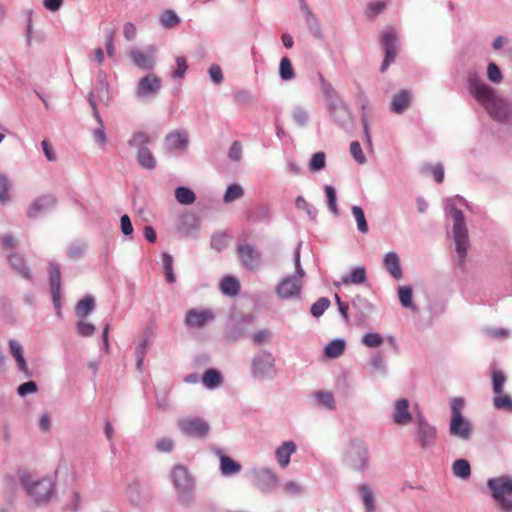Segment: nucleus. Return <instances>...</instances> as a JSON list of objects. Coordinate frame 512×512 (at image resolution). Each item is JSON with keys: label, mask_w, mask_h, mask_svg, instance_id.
I'll return each instance as SVG.
<instances>
[{"label": "nucleus", "mask_w": 512, "mask_h": 512, "mask_svg": "<svg viewBox=\"0 0 512 512\" xmlns=\"http://www.w3.org/2000/svg\"><path fill=\"white\" fill-rule=\"evenodd\" d=\"M470 92L490 116L498 121L512 120V102L498 96L495 90L477 78H470Z\"/></svg>", "instance_id": "f257e3e1"}, {"label": "nucleus", "mask_w": 512, "mask_h": 512, "mask_svg": "<svg viewBox=\"0 0 512 512\" xmlns=\"http://www.w3.org/2000/svg\"><path fill=\"white\" fill-rule=\"evenodd\" d=\"M458 200L462 204H467L466 200L461 196H456L455 198L448 199L445 203V212L453 222L452 234L453 240L455 242V249L458 257V264L463 265L468 248L470 246L469 236H468V228L465 222L463 212L456 207L455 200Z\"/></svg>", "instance_id": "f03ea898"}, {"label": "nucleus", "mask_w": 512, "mask_h": 512, "mask_svg": "<svg viewBox=\"0 0 512 512\" xmlns=\"http://www.w3.org/2000/svg\"><path fill=\"white\" fill-rule=\"evenodd\" d=\"M342 463L349 470L365 473L370 466V453L367 443L360 438H351L343 448Z\"/></svg>", "instance_id": "7ed1b4c3"}, {"label": "nucleus", "mask_w": 512, "mask_h": 512, "mask_svg": "<svg viewBox=\"0 0 512 512\" xmlns=\"http://www.w3.org/2000/svg\"><path fill=\"white\" fill-rule=\"evenodd\" d=\"M170 479L176 490L178 501L181 505L189 507L195 502L196 481L188 468L177 464L170 472Z\"/></svg>", "instance_id": "20e7f679"}, {"label": "nucleus", "mask_w": 512, "mask_h": 512, "mask_svg": "<svg viewBox=\"0 0 512 512\" xmlns=\"http://www.w3.org/2000/svg\"><path fill=\"white\" fill-rule=\"evenodd\" d=\"M463 398H453L451 400V419L449 423L450 436L468 442L473 436V425L464 417L462 410L464 408Z\"/></svg>", "instance_id": "39448f33"}, {"label": "nucleus", "mask_w": 512, "mask_h": 512, "mask_svg": "<svg viewBox=\"0 0 512 512\" xmlns=\"http://www.w3.org/2000/svg\"><path fill=\"white\" fill-rule=\"evenodd\" d=\"M19 479L21 486L37 506L47 504L50 501L54 492V484L50 479L35 480L28 473H22Z\"/></svg>", "instance_id": "423d86ee"}, {"label": "nucleus", "mask_w": 512, "mask_h": 512, "mask_svg": "<svg viewBox=\"0 0 512 512\" xmlns=\"http://www.w3.org/2000/svg\"><path fill=\"white\" fill-rule=\"evenodd\" d=\"M487 487L500 509L503 512H512V478L507 476L489 478Z\"/></svg>", "instance_id": "0eeeda50"}, {"label": "nucleus", "mask_w": 512, "mask_h": 512, "mask_svg": "<svg viewBox=\"0 0 512 512\" xmlns=\"http://www.w3.org/2000/svg\"><path fill=\"white\" fill-rule=\"evenodd\" d=\"M177 426L185 436L198 439L206 438L210 431L209 423L200 417L179 419Z\"/></svg>", "instance_id": "6e6552de"}, {"label": "nucleus", "mask_w": 512, "mask_h": 512, "mask_svg": "<svg viewBox=\"0 0 512 512\" xmlns=\"http://www.w3.org/2000/svg\"><path fill=\"white\" fill-rule=\"evenodd\" d=\"M253 376L259 379L275 376V359L271 352L261 350L252 361Z\"/></svg>", "instance_id": "1a4fd4ad"}, {"label": "nucleus", "mask_w": 512, "mask_h": 512, "mask_svg": "<svg viewBox=\"0 0 512 512\" xmlns=\"http://www.w3.org/2000/svg\"><path fill=\"white\" fill-rule=\"evenodd\" d=\"M417 433L415 441L421 446L422 449L433 447L436 442V428L428 423L426 418L419 414L416 417Z\"/></svg>", "instance_id": "9d476101"}, {"label": "nucleus", "mask_w": 512, "mask_h": 512, "mask_svg": "<svg viewBox=\"0 0 512 512\" xmlns=\"http://www.w3.org/2000/svg\"><path fill=\"white\" fill-rule=\"evenodd\" d=\"M381 43L385 51V57L380 70L381 72H385L389 65L395 61L398 52L396 45L397 36L392 28H388L382 32Z\"/></svg>", "instance_id": "9b49d317"}, {"label": "nucleus", "mask_w": 512, "mask_h": 512, "mask_svg": "<svg viewBox=\"0 0 512 512\" xmlns=\"http://www.w3.org/2000/svg\"><path fill=\"white\" fill-rule=\"evenodd\" d=\"M302 291V281L295 276H286L275 289L276 295L283 300H290L300 296Z\"/></svg>", "instance_id": "f8f14e48"}, {"label": "nucleus", "mask_w": 512, "mask_h": 512, "mask_svg": "<svg viewBox=\"0 0 512 512\" xmlns=\"http://www.w3.org/2000/svg\"><path fill=\"white\" fill-rule=\"evenodd\" d=\"M56 205V199L51 194H44L35 198L26 211V216L29 219H36L39 216L47 213Z\"/></svg>", "instance_id": "ddd939ff"}, {"label": "nucleus", "mask_w": 512, "mask_h": 512, "mask_svg": "<svg viewBox=\"0 0 512 512\" xmlns=\"http://www.w3.org/2000/svg\"><path fill=\"white\" fill-rule=\"evenodd\" d=\"M215 319V313L211 309H189L186 312L184 324L189 328L200 329Z\"/></svg>", "instance_id": "4468645a"}, {"label": "nucleus", "mask_w": 512, "mask_h": 512, "mask_svg": "<svg viewBox=\"0 0 512 512\" xmlns=\"http://www.w3.org/2000/svg\"><path fill=\"white\" fill-rule=\"evenodd\" d=\"M255 486L262 492L272 491L278 484V476L269 468H258L252 471Z\"/></svg>", "instance_id": "2eb2a0df"}, {"label": "nucleus", "mask_w": 512, "mask_h": 512, "mask_svg": "<svg viewBox=\"0 0 512 512\" xmlns=\"http://www.w3.org/2000/svg\"><path fill=\"white\" fill-rule=\"evenodd\" d=\"M241 264L248 270H256L261 264V253L250 244L237 246Z\"/></svg>", "instance_id": "dca6fc26"}, {"label": "nucleus", "mask_w": 512, "mask_h": 512, "mask_svg": "<svg viewBox=\"0 0 512 512\" xmlns=\"http://www.w3.org/2000/svg\"><path fill=\"white\" fill-rule=\"evenodd\" d=\"M161 86V79L157 75L150 73L139 80L136 93L140 98H150L158 93Z\"/></svg>", "instance_id": "f3484780"}, {"label": "nucleus", "mask_w": 512, "mask_h": 512, "mask_svg": "<svg viewBox=\"0 0 512 512\" xmlns=\"http://www.w3.org/2000/svg\"><path fill=\"white\" fill-rule=\"evenodd\" d=\"M189 145V137L186 130L171 132L166 135L164 147L167 151H185Z\"/></svg>", "instance_id": "a211bd4d"}, {"label": "nucleus", "mask_w": 512, "mask_h": 512, "mask_svg": "<svg viewBox=\"0 0 512 512\" xmlns=\"http://www.w3.org/2000/svg\"><path fill=\"white\" fill-rule=\"evenodd\" d=\"M409 401L405 398L398 399L394 403L392 418L397 425H407L412 420L409 412Z\"/></svg>", "instance_id": "6ab92c4d"}, {"label": "nucleus", "mask_w": 512, "mask_h": 512, "mask_svg": "<svg viewBox=\"0 0 512 512\" xmlns=\"http://www.w3.org/2000/svg\"><path fill=\"white\" fill-rule=\"evenodd\" d=\"M11 268L26 280H32V273L24 257L20 254L13 253L8 256Z\"/></svg>", "instance_id": "aec40b11"}, {"label": "nucleus", "mask_w": 512, "mask_h": 512, "mask_svg": "<svg viewBox=\"0 0 512 512\" xmlns=\"http://www.w3.org/2000/svg\"><path fill=\"white\" fill-rule=\"evenodd\" d=\"M199 219L195 214L183 215L178 224V231L185 236H192L198 231Z\"/></svg>", "instance_id": "412c9836"}, {"label": "nucleus", "mask_w": 512, "mask_h": 512, "mask_svg": "<svg viewBox=\"0 0 512 512\" xmlns=\"http://www.w3.org/2000/svg\"><path fill=\"white\" fill-rule=\"evenodd\" d=\"M9 348L11 355L15 358L18 369L26 376H31L26 360L23 356V347L17 340L9 341Z\"/></svg>", "instance_id": "4be33fe9"}, {"label": "nucleus", "mask_w": 512, "mask_h": 512, "mask_svg": "<svg viewBox=\"0 0 512 512\" xmlns=\"http://www.w3.org/2000/svg\"><path fill=\"white\" fill-rule=\"evenodd\" d=\"M296 449V444L293 441H286L276 449L275 456L282 468L288 466L290 457L296 451Z\"/></svg>", "instance_id": "5701e85b"}, {"label": "nucleus", "mask_w": 512, "mask_h": 512, "mask_svg": "<svg viewBox=\"0 0 512 512\" xmlns=\"http://www.w3.org/2000/svg\"><path fill=\"white\" fill-rule=\"evenodd\" d=\"M384 265L387 271L393 276V278L396 280L402 279L403 273L400 266V259L395 252H388L384 256Z\"/></svg>", "instance_id": "b1692460"}, {"label": "nucleus", "mask_w": 512, "mask_h": 512, "mask_svg": "<svg viewBox=\"0 0 512 512\" xmlns=\"http://www.w3.org/2000/svg\"><path fill=\"white\" fill-rule=\"evenodd\" d=\"M130 57L134 64L142 70H150L155 65V60L152 55L139 50L132 51Z\"/></svg>", "instance_id": "393cba45"}, {"label": "nucleus", "mask_w": 512, "mask_h": 512, "mask_svg": "<svg viewBox=\"0 0 512 512\" xmlns=\"http://www.w3.org/2000/svg\"><path fill=\"white\" fill-rule=\"evenodd\" d=\"M313 399L317 406L323 407L327 410L334 411L336 409V403L334 396L329 391H316L312 394Z\"/></svg>", "instance_id": "a878e982"}, {"label": "nucleus", "mask_w": 512, "mask_h": 512, "mask_svg": "<svg viewBox=\"0 0 512 512\" xmlns=\"http://www.w3.org/2000/svg\"><path fill=\"white\" fill-rule=\"evenodd\" d=\"M137 163L146 170H153L157 161L152 152L147 147H140L136 155Z\"/></svg>", "instance_id": "bb28decb"}, {"label": "nucleus", "mask_w": 512, "mask_h": 512, "mask_svg": "<svg viewBox=\"0 0 512 512\" xmlns=\"http://www.w3.org/2000/svg\"><path fill=\"white\" fill-rule=\"evenodd\" d=\"M411 93L409 91L403 90L398 94L394 95L391 101V110L395 113H401L405 109L408 108L411 102Z\"/></svg>", "instance_id": "cd10ccee"}, {"label": "nucleus", "mask_w": 512, "mask_h": 512, "mask_svg": "<svg viewBox=\"0 0 512 512\" xmlns=\"http://www.w3.org/2000/svg\"><path fill=\"white\" fill-rule=\"evenodd\" d=\"M241 465L226 455L220 456V471L223 476H232L241 471Z\"/></svg>", "instance_id": "c85d7f7f"}, {"label": "nucleus", "mask_w": 512, "mask_h": 512, "mask_svg": "<svg viewBox=\"0 0 512 512\" xmlns=\"http://www.w3.org/2000/svg\"><path fill=\"white\" fill-rule=\"evenodd\" d=\"M202 382L206 388L213 390L222 384L223 377L219 370L210 368L205 371Z\"/></svg>", "instance_id": "c756f323"}, {"label": "nucleus", "mask_w": 512, "mask_h": 512, "mask_svg": "<svg viewBox=\"0 0 512 512\" xmlns=\"http://www.w3.org/2000/svg\"><path fill=\"white\" fill-rule=\"evenodd\" d=\"M95 308V300L93 296L87 295L79 300L75 306V314L79 318H86Z\"/></svg>", "instance_id": "7c9ffc66"}, {"label": "nucleus", "mask_w": 512, "mask_h": 512, "mask_svg": "<svg viewBox=\"0 0 512 512\" xmlns=\"http://www.w3.org/2000/svg\"><path fill=\"white\" fill-rule=\"evenodd\" d=\"M358 491L360 494V497L363 501V504L365 506L366 512H374L375 511V501L373 492L369 485L367 484H361L358 487Z\"/></svg>", "instance_id": "2f4dec72"}, {"label": "nucleus", "mask_w": 512, "mask_h": 512, "mask_svg": "<svg viewBox=\"0 0 512 512\" xmlns=\"http://www.w3.org/2000/svg\"><path fill=\"white\" fill-rule=\"evenodd\" d=\"M453 474L463 480H467L471 476V466L466 459H457L452 464Z\"/></svg>", "instance_id": "473e14b6"}, {"label": "nucleus", "mask_w": 512, "mask_h": 512, "mask_svg": "<svg viewBox=\"0 0 512 512\" xmlns=\"http://www.w3.org/2000/svg\"><path fill=\"white\" fill-rule=\"evenodd\" d=\"M220 289L224 295L232 297L238 294L240 283L233 276H225L221 281Z\"/></svg>", "instance_id": "72a5a7b5"}, {"label": "nucleus", "mask_w": 512, "mask_h": 512, "mask_svg": "<svg viewBox=\"0 0 512 512\" xmlns=\"http://www.w3.org/2000/svg\"><path fill=\"white\" fill-rule=\"evenodd\" d=\"M345 346L343 339H334L325 346L324 353L328 358L335 359L343 354Z\"/></svg>", "instance_id": "f704fd0d"}, {"label": "nucleus", "mask_w": 512, "mask_h": 512, "mask_svg": "<svg viewBox=\"0 0 512 512\" xmlns=\"http://www.w3.org/2000/svg\"><path fill=\"white\" fill-rule=\"evenodd\" d=\"M352 306L354 309L357 310L361 317H366L374 309L373 304L368 299L361 295H356L352 299Z\"/></svg>", "instance_id": "c9c22d12"}, {"label": "nucleus", "mask_w": 512, "mask_h": 512, "mask_svg": "<svg viewBox=\"0 0 512 512\" xmlns=\"http://www.w3.org/2000/svg\"><path fill=\"white\" fill-rule=\"evenodd\" d=\"M246 332V321L245 319H241L228 327L226 337L229 341H236L243 337Z\"/></svg>", "instance_id": "e433bc0d"}, {"label": "nucleus", "mask_w": 512, "mask_h": 512, "mask_svg": "<svg viewBox=\"0 0 512 512\" xmlns=\"http://www.w3.org/2000/svg\"><path fill=\"white\" fill-rule=\"evenodd\" d=\"M49 284L51 292L61 291V272L55 262L49 264Z\"/></svg>", "instance_id": "4c0bfd02"}, {"label": "nucleus", "mask_w": 512, "mask_h": 512, "mask_svg": "<svg viewBox=\"0 0 512 512\" xmlns=\"http://www.w3.org/2000/svg\"><path fill=\"white\" fill-rule=\"evenodd\" d=\"M175 198L182 205H191L196 200V195L188 187L180 186L175 189Z\"/></svg>", "instance_id": "58836bf2"}, {"label": "nucleus", "mask_w": 512, "mask_h": 512, "mask_svg": "<svg viewBox=\"0 0 512 512\" xmlns=\"http://www.w3.org/2000/svg\"><path fill=\"white\" fill-rule=\"evenodd\" d=\"M366 270L364 267H357L352 270L349 275H346L342 278V283L344 285L349 284H362L366 281Z\"/></svg>", "instance_id": "ea45409f"}, {"label": "nucleus", "mask_w": 512, "mask_h": 512, "mask_svg": "<svg viewBox=\"0 0 512 512\" xmlns=\"http://www.w3.org/2000/svg\"><path fill=\"white\" fill-rule=\"evenodd\" d=\"M272 217V211L268 205H259L253 214L249 215L248 218L254 222H266L268 223Z\"/></svg>", "instance_id": "a19ab883"}, {"label": "nucleus", "mask_w": 512, "mask_h": 512, "mask_svg": "<svg viewBox=\"0 0 512 512\" xmlns=\"http://www.w3.org/2000/svg\"><path fill=\"white\" fill-rule=\"evenodd\" d=\"M421 173L424 175L429 174L430 172L433 175V178L437 183H442L444 180V168L442 164L438 163L436 165L431 164H423L420 169Z\"/></svg>", "instance_id": "79ce46f5"}, {"label": "nucleus", "mask_w": 512, "mask_h": 512, "mask_svg": "<svg viewBox=\"0 0 512 512\" xmlns=\"http://www.w3.org/2000/svg\"><path fill=\"white\" fill-rule=\"evenodd\" d=\"M412 295L413 291L410 286H400L398 288V297L401 305L404 308H410L412 310H416V307L414 306L412 302Z\"/></svg>", "instance_id": "37998d69"}, {"label": "nucleus", "mask_w": 512, "mask_h": 512, "mask_svg": "<svg viewBox=\"0 0 512 512\" xmlns=\"http://www.w3.org/2000/svg\"><path fill=\"white\" fill-rule=\"evenodd\" d=\"M152 138L148 133L145 131H137L135 132L132 137L128 140V145L130 147L140 148L145 147L146 144L150 143Z\"/></svg>", "instance_id": "c03bdc74"}, {"label": "nucleus", "mask_w": 512, "mask_h": 512, "mask_svg": "<svg viewBox=\"0 0 512 512\" xmlns=\"http://www.w3.org/2000/svg\"><path fill=\"white\" fill-rule=\"evenodd\" d=\"M163 270L166 277V281L172 284L176 281L175 273L173 270V257L168 253L162 254Z\"/></svg>", "instance_id": "a18cd8bd"}, {"label": "nucleus", "mask_w": 512, "mask_h": 512, "mask_svg": "<svg viewBox=\"0 0 512 512\" xmlns=\"http://www.w3.org/2000/svg\"><path fill=\"white\" fill-rule=\"evenodd\" d=\"M351 211L355 217L358 230L361 233L366 234L369 230V227L363 209L360 206H352Z\"/></svg>", "instance_id": "49530a36"}, {"label": "nucleus", "mask_w": 512, "mask_h": 512, "mask_svg": "<svg viewBox=\"0 0 512 512\" xmlns=\"http://www.w3.org/2000/svg\"><path fill=\"white\" fill-rule=\"evenodd\" d=\"M493 406L497 410L512 412V398L506 394H496L493 398Z\"/></svg>", "instance_id": "de8ad7c7"}, {"label": "nucleus", "mask_w": 512, "mask_h": 512, "mask_svg": "<svg viewBox=\"0 0 512 512\" xmlns=\"http://www.w3.org/2000/svg\"><path fill=\"white\" fill-rule=\"evenodd\" d=\"M506 376L501 370L494 369L492 371V388L495 394H502L504 391V384Z\"/></svg>", "instance_id": "09e8293b"}, {"label": "nucleus", "mask_w": 512, "mask_h": 512, "mask_svg": "<svg viewBox=\"0 0 512 512\" xmlns=\"http://www.w3.org/2000/svg\"><path fill=\"white\" fill-rule=\"evenodd\" d=\"M244 195V190L239 184H231L227 187L223 200L225 203H231Z\"/></svg>", "instance_id": "8fccbe9b"}, {"label": "nucleus", "mask_w": 512, "mask_h": 512, "mask_svg": "<svg viewBox=\"0 0 512 512\" xmlns=\"http://www.w3.org/2000/svg\"><path fill=\"white\" fill-rule=\"evenodd\" d=\"M383 337L376 332H368L362 336L361 342L369 348H377L383 344Z\"/></svg>", "instance_id": "3c124183"}, {"label": "nucleus", "mask_w": 512, "mask_h": 512, "mask_svg": "<svg viewBox=\"0 0 512 512\" xmlns=\"http://www.w3.org/2000/svg\"><path fill=\"white\" fill-rule=\"evenodd\" d=\"M324 190H325V194H326V197H327V202H328L329 210L335 216H338L339 215V210H338L337 203H336L337 202V196H336L335 188L333 186H331V185H325Z\"/></svg>", "instance_id": "603ef678"}, {"label": "nucleus", "mask_w": 512, "mask_h": 512, "mask_svg": "<svg viewBox=\"0 0 512 512\" xmlns=\"http://www.w3.org/2000/svg\"><path fill=\"white\" fill-rule=\"evenodd\" d=\"M295 205L298 209L304 210L310 220H315L318 214L317 209L309 204L304 197L298 196L295 201Z\"/></svg>", "instance_id": "864d4df0"}, {"label": "nucleus", "mask_w": 512, "mask_h": 512, "mask_svg": "<svg viewBox=\"0 0 512 512\" xmlns=\"http://www.w3.org/2000/svg\"><path fill=\"white\" fill-rule=\"evenodd\" d=\"M326 156L323 152L313 154L309 162V170L311 172H318L325 168Z\"/></svg>", "instance_id": "5fc2aeb1"}, {"label": "nucleus", "mask_w": 512, "mask_h": 512, "mask_svg": "<svg viewBox=\"0 0 512 512\" xmlns=\"http://www.w3.org/2000/svg\"><path fill=\"white\" fill-rule=\"evenodd\" d=\"M280 77L283 80H291L294 78L295 73L291 61L287 57H283L280 61L279 67Z\"/></svg>", "instance_id": "6e6d98bb"}, {"label": "nucleus", "mask_w": 512, "mask_h": 512, "mask_svg": "<svg viewBox=\"0 0 512 512\" xmlns=\"http://www.w3.org/2000/svg\"><path fill=\"white\" fill-rule=\"evenodd\" d=\"M161 24L166 28H172L179 24L180 19L173 10H165L160 17Z\"/></svg>", "instance_id": "4d7b16f0"}, {"label": "nucleus", "mask_w": 512, "mask_h": 512, "mask_svg": "<svg viewBox=\"0 0 512 512\" xmlns=\"http://www.w3.org/2000/svg\"><path fill=\"white\" fill-rule=\"evenodd\" d=\"M87 245L85 243H72L67 249V256L73 260H79L85 254Z\"/></svg>", "instance_id": "13d9d810"}, {"label": "nucleus", "mask_w": 512, "mask_h": 512, "mask_svg": "<svg viewBox=\"0 0 512 512\" xmlns=\"http://www.w3.org/2000/svg\"><path fill=\"white\" fill-rule=\"evenodd\" d=\"M228 236L224 232H218L212 235L211 237V248L216 251H222L227 247L228 244Z\"/></svg>", "instance_id": "bf43d9fd"}, {"label": "nucleus", "mask_w": 512, "mask_h": 512, "mask_svg": "<svg viewBox=\"0 0 512 512\" xmlns=\"http://www.w3.org/2000/svg\"><path fill=\"white\" fill-rule=\"evenodd\" d=\"M329 305L330 300L327 297H320L315 303L312 304L310 310L311 314L314 317L319 318L324 314Z\"/></svg>", "instance_id": "052dcab7"}, {"label": "nucleus", "mask_w": 512, "mask_h": 512, "mask_svg": "<svg viewBox=\"0 0 512 512\" xmlns=\"http://www.w3.org/2000/svg\"><path fill=\"white\" fill-rule=\"evenodd\" d=\"M11 189V183L9 181V178L4 175L0 174V203L6 204L9 202V195L8 192Z\"/></svg>", "instance_id": "680f3d73"}, {"label": "nucleus", "mask_w": 512, "mask_h": 512, "mask_svg": "<svg viewBox=\"0 0 512 512\" xmlns=\"http://www.w3.org/2000/svg\"><path fill=\"white\" fill-rule=\"evenodd\" d=\"M350 154L353 159L360 165H363L367 162L366 156L364 155L361 145L358 141H353L350 144Z\"/></svg>", "instance_id": "e2e57ef3"}, {"label": "nucleus", "mask_w": 512, "mask_h": 512, "mask_svg": "<svg viewBox=\"0 0 512 512\" xmlns=\"http://www.w3.org/2000/svg\"><path fill=\"white\" fill-rule=\"evenodd\" d=\"M176 68L172 74L175 79H182L188 69L187 59L184 56H177L175 59Z\"/></svg>", "instance_id": "0e129e2a"}, {"label": "nucleus", "mask_w": 512, "mask_h": 512, "mask_svg": "<svg viewBox=\"0 0 512 512\" xmlns=\"http://www.w3.org/2000/svg\"><path fill=\"white\" fill-rule=\"evenodd\" d=\"M96 327L92 323L79 321L76 324V331L82 337H91L95 333Z\"/></svg>", "instance_id": "69168bd1"}, {"label": "nucleus", "mask_w": 512, "mask_h": 512, "mask_svg": "<svg viewBox=\"0 0 512 512\" xmlns=\"http://www.w3.org/2000/svg\"><path fill=\"white\" fill-rule=\"evenodd\" d=\"M321 86L327 100H329L331 104L334 105L335 102L338 100V95L335 89L333 88L332 84L324 80L323 77H321Z\"/></svg>", "instance_id": "338daca9"}, {"label": "nucleus", "mask_w": 512, "mask_h": 512, "mask_svg": "<svg viewBox=\"0 0 512 512\" xmlns=\"http://www.w3.org/2000/svg\"><path fill=\"white\" fill-rule=\"evenodd\" d=\"M386 7L385 1L371 2L366 7V15L369 18H375Z\"/></svg>", "instance_id": "774afa93"}]
</instances>
